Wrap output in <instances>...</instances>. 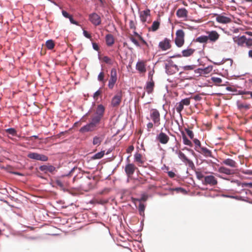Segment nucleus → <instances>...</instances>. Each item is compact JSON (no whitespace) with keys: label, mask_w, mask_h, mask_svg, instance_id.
Returning <instances> with one entry per match:
<instances>
[{"label":"nucleus","mask_w":252,"mask_h":252,"mask_svg":"<svg viewBox=\"0 0 252 252\" xmlns=\"http://www.w3.org/2000/svg\"><path fill=\"white\" fill-rule=\"evenodd\" d=\"M129 28L131 29H135L136 28L134 22L132 20L129 21Z\"/></svg>","instance_id":"57"},{"label":"nucleus","mask_w":252,"mask_h":252,"mask_svg":"<svg viewBox=\"0 0 252 252\" xmlns=\"http://www.w3.org/2000/svg\"><path fill=\"white\" fill-rule=\"evenodd\" d=\"M68 19H69V20L70 21V22L71 24H74V25H77V26H80L79 23L73 19V17H72V15H71V16Z\"/></svg>","instance_id":"52"},{"label":"nucleus","mask_w":252,"mask_h":252,"mask_svg":"<svg viewBox=\"0 0 252 252\" xmlns=\"http://www.w3.org/2000/svg\"><path fill=\"white\" fill-rule=\"evenodd\" d=\"M202 183L204 185H209L211 186H214L218 184V181L214 176L208 175L204 177V179L202 181Z\"/></svg>","instance_id":"7"},{"label":"nucleus","mask_w":252,"mask_h":252,"mask_svg":"<svg viewBox=\"0 0 252 252\" xmlns=\"http://www.w3.org/2000/svg\"><path fill=\"white\" fill-rule=\"evenodd\" d=\"M155 86L154 82L152 79V77H151V81L149 82H147L146 84V85L144 87V89H145L148 94H150L153 93L154 90V88Z\"/></svg>","instance_id":"13"},{"label":"nucleus","mask_w":252,"mask_h":252,"mask_svg":"<svg viewBox=\"0 0 252 252\" xmlns=\"http://www.w3.org/2000/svg\"><path fill=\"white\" fill-rule=\"evenodd\" d=\"M246 37L245 35H242L240 37H238L237 40H235V42H236L238 45L239 46H243L244 44L245 43Z\"/></svg>","instance_id":"25"},{"label":"nucleus","mask_w":252,"mask_h":252,"mask_svg":"<svg viewBox=\"0 0 252 252\" xmlns=\"http://www.w3.org/2000/svg\"><path fill=\"white\" fill-rule=\"evenodd\" d=\"M156 138V140L162 144H167L169 140V136L163 132H161L157 134Z\"/></svg>","instance_id":"9"},{"label":"nucleus","mask_w":252,"mask_h":252,"mask_svg":"<svg viewBox=\"0 0 252 252\" xmlns=\"http://www.w3.org/2000/svg\"><path fill=\"white\" fill-rule=\"evenodd\" d=\"M180 102L183 105L188 106L190 104V98H186L185 99H182Z\"/></svg>","instance_id":"45"},{"label":"nucleus","mask_w":252,"mask_h":252,"mask_svg":"<svg viewBox=\"0 0 252 252\" xmlns=\"http://www.w3.org/2000/svg\"><path fill=\"white\" fill-rule=\"evenodd\" d=\"M243 187H249L250 188H252V183H246V182H243Z\"/></svg>","instance_id":"59"},{"label":"nucleus","mask_w":252,"mask_h":252,"mask_svg":"<svg viewBox=\"0 0 252 252\" xmlns=\"http://www.w3.org/2000/svg\"><path fill=\"white\" fill-rule=\"evenodd\" d=\"M39 169L40 171H43L45 173H52L55 170L56 168L54 166L51 165H43L39 166Z\"/></svg>","instance_id":"14"},{"label":"nucleus","mask_w":252,"mask_h":252,"mask_svg":"<svg viewBox=\"0 0 252 252\" xmlns=\"http://www.w3.org/2000/svg\"><path fill=\"white\" fill-rule=\"evenodd\" d=\"M195 175L197 179L199 180H201L203 178L204 179L205 176H204L203 173L201 171H195Z\"/></svg>","instance_id":"43"},{"label":"nucleus","mask_w":252,"mask_h":252,"mask_svg":"<svg viewBox=\"0 0 252 252\" xmlns=\"http://www.w3.org/2000/svg\"><path fill=\"white\" fill-rule=\"evenodd\" d=\"M104 112L105 108L104 106L102 104L98 105L94 113V116L92 118L91 122L82 126L80 129V132L83 133L94 131L103 118Z\"/></svg>","instance_id":"1"},{"label":"nucleus","mask_w":252,"mask_h":252,"mask_svg":"<svg viewBox=\"0 0 252 252\" xmlns=\"http://www.w3.org/2000/svg\"><path fill=\"white\" fill-rule=\"evenodd\" d=\"M102 60L104 63L109 65H112L114 63V61L108 56H104Z\"/></svg>","instance_id":"37"},{"label":"nucleus","mask_w":252,"mask_h":252,"mask_svg":"<svg viewBox=\"0 0 252 252\" xmlns=\"http://www.w3.org/2000/svg\"><path fill=\"white\" fill-rule=\"evenodd\" d=\"M176 37L184 38L185 37V33L183 30H178L176 31Z\"/></svg>","instance_id":"42"},{"label":"nucleus","mask_w":252,"mask_h":252,"mask_svg":"<svg viewBox=\"0 0 252 252\" xmlns=\"http://www.w3.org/2000/svg\"><path fill=\"white\" fill-rule=\"evenodd\" d=\"M188 12L185 8H179L177 10L176 15L180 18H186L188 16Z\"/></svg>","instance_id":"15"},{"label":"nucleus","mask_w":252,"mask_h":252,"mask_svg":"<svg viewBox=\"0 0 252 252\" xmlns=\"http://www.w3.org/2000/svg\"><path fill=\"white\" fill-rule=\"evenodd\" d=\"M175 42L177 47H181L184 43V38L176 37Z\"/></svg>","instance_id":"26"},{"label":"nucleus","mask_w":252,"mask_h":252,"mask_svg":"<svg viewBox=\"0 0 252 252\" xmlns=\"http://www.w3.org/2000/svg\"><path fill=\"white\" fill-rule=\"evenodd\" d=\"M129 39L135 46H136L137 47L140 46V44H139V42L135 38L131 36L129 37Z\"/></svg>","instance_id":"48"},{"label":"nucleus","mask_w":252,"mask_h":252,"mask_svg":"<svg viewBox=\"0 0 252 252\" xmlns=\"http://www.w3.org/2000/svg\"><path fill=\"white\" fill-rule=\"evenodd\" d=\"M195 51L194 49L191 48H188L187 49L184 50L182 51V56L183 57H188L191 55Z\"/></svg>","instance_id":"24"},{"label":"nucleus","mask_w":252,"mask_h":252,"mask_svg":"<svg viewBox=\"0 0 252 252\" xmlns=\"http://www.w3.org/2000/svg\"><path fill=\"white\" fill-rule=\"evenodd\" d=\"M105 40L108 46H111L114 43V38L111 34H108L106 35Z\"/></svg>","instance_id":"22"},{"label":"nucleus","mask_w":252,"mask_h":252,"mask_svg":"<svg viewBox=\"0 0 252 252\" xmlns=\"http://www.w3.org/2000/svg\"><path fill=\"white\" fill-rule=\"evenodd\" d=\"M145 206L144 204L140 203L138 206V210L139 212V214L141 216H143L144 215V210H145Z\"/></svg>","instance_id":"39"},{"label":"nucleus","mask_w":252,"mask_h":252,"mask_svg":"<svg viewBox=\"0 0 252 252\" xmlns=\"http://www.w3.org/2000/svg\"><path fill=\"white\" fill-rule=\"evenodd\" d=\"M182 138L183 143L185 145L189 146L190 147L192 146V142L189 139H188V138L187 137L185 134L183 132H182Z\"/></svg>","instance_id":"27"},{"label":"nucleus","mask_w":252,"mask_h":252,"mask_svg":"<svg viewBox=\"0 0 252 252\" xmlns=\"http://www.w3.org/2000/svg\"><path fill=\"white\" fill-rule=\"evenodd\" d=\"M89 20L94 26H97L101 24L100 17L96 13H91L89 16Z\"/></svg>","instance_id":"8"},{"label":"nucleus","mask_w":252,"mask_h":252,"mask_svg":"<svg viewBox=\"0 0 252 252\" xmlns=\"http://www.w3.org/2000/svg\"><path fill=\"white\" fill-rule=\"evenodd\" d=\"M101 94V92L99 90L96 91L93 95V97L94 99H95L100 94Z\"/></svg>","instance_id":"61"},{"label":"nucleus","mask_w":252,"mask_h":252,"mask_svg":"<svg viewBox=\"0 0 252 252\" xmlns=\"http://www.w3.org/2000/svg\"><path fill=\"white\" fill-rule=\"evenodd\" d=\"M207 35H201L196 39V41L201 43H205L208 41Z\"/></svg>","instance_id":"28"},{"label":"nucleus","mask_w":252,"mask_h":252,"mask_svg":"<svg viewBox=\"0 0 252 252\" xmlns=\"http://www.w3.org/2000/svg\"><path fill=\"white\" fill-rule=\"evenodd\" d=\"M105 154L104 151H101L100 152H98L94 154L92 158L93 159H100L102 158Z\"/></svg>","instance_id":"30"},{"label":"nucleus","mask_w":252,"mask_h":252,"mask_svg":"<svg viewBox=\"0 0 252 252\" xmlns=\"http://www.w3.org/2000/svg\"><path fill=\"white\" fill-rule=\"evenodd\" d=\"M92 45H93V48L94 50H95V51L99 50V47L96 43H93Z\"/></svg>","instance_id":"62"},{"label":"nucleus","mask_w":252,"mask_h":252,"mask_svg":"<svg viewBox=\"0 0 252 252\" xmlns=\"http://www.w3.org/2000/svg\"><path fill=\"white\" fill-rule=\"evenodd\" d=\"M216 21L220 23L227 24L230 22L231 19L228 17L219 15L216 17Z\"/></svg>","instance_id":"16"},{"label":"nucleus","mask_w":252,"mask_h":252,"mask_svg":"<svg viewBox=\"0 0 252 252\" xmlns=\"http://www.w3.org/2000/svg\"><path fill=\"white\" fill-rule=\"evenodd\" d=\"M193 99L195 100V101H200L202 99V97L201 96L199 95V94H196V95H195L194 96H193Z\"/></svg>","instance_id":"60"},{"label":"nucleus","mask_w":252,"mask_h":252,"mask_svg":"<svg viewBox=\"0 0 252 252\" xmlns=\"http://www.w3.org/2000/svg\"><path fill=\"white\" fill-rule=\"evenodd\" d=\"M136 69L140 73H144L146 71V66L143 61H138L136 65Z\"/></svg>","instance_id":"18"},{"label":"nucleus","mask_w":252,"mask_h":252,"mask_svg":"<svg viewBox=\"0 0 252 252\" xmlns=\"http://www.w3.org/2000/svg\"><path fill=\"white\" fill-rule=\"evenodd\" d=\"M122 97L120 94L115 95L112 99L111 105L113 107L118 106L121 101Z\"/></svg>","instance_id":"19"},{"label":"nucleus","mask_w":252,"mask_h":252,"mask_svg":"<svg viewBox=\"0 0 252 252\" xmlns=\"http://www.w3.org/2000/svg\"><path fill=\"white\" fill-rule=\"evenodd\" d=\"M243 173L247 175H252V170H243Z\"/></svg>","instance_id":"63"},{"label":"nucleus","mask_w":252,"mask_h":252,"mask_svg":"<svg viewBox=\"0 0 252 252\" xmlns=\"http://www.w3.org/2000/svg\"><path fill=\"white\" fill-rule=\"evenodd\" d=\"M83 34L84 36L85 37H86V38H91V34L90 33H89L88 32H87L85 30H83Z\"/></svg>","instance_id":"55"},{"label":"nucleus","mask_w":252,"mask_h":252,"mask_svg":"<svg viewBox=\"0 0 252 252\" xmlns=\"http://www.w3.org/2000/svg\"><path fill=\"white\" fill-rule=\"evenodd\" d=\"M174 190H176L177 191H180L183 193H185L186 192V191L185 189H184L182 188H180V187L176 188L174 189Z\"/></svg>","instance_id":"58"},{"label":"nucleus","mask_w":252,"mask_h":252,"mask_svg":"<svg viewBox=\"0 0 252 252\" xmlns=\"http://www.w3.org/2000/svg\"><path fill=\"white\" fill-rule=\"evenodd\" d=\"M238 108L240 109H245L246 110H248L250 108V105L249 104H244L242 103H237Z\"/></svg>","instance_id":"34"},{"label":"nucleus","mask_w":252,"mask_h":252,"mask_svg":"<svg viewBox=\"0 0 252 252\" xmlns=\"http://www.w3.org/2000/svg\"><path fill=\"white\" fill-rule=\"evenodd\" d=\"M135 166L132 163H128L127 165H126L125 171L127 176L129 177L131 175H133L135 170Z\"/></svg>","instance_id":"12"},{"label":"nucleus","mask_w":252,"mask_h":252,"mask_svg":"<svg viewBox=\"0 0 252 252\" xmlns=\"http://www.w3.org/2000/svg\"><path fill=\"white\" fill-rule=\"evenodd\" d=\"M175 154L178 155V158L185 164H188L192 169L195 168L194 164L192 160L187 158L186 155L181 151L176 150Z\"/></svg>","instance_id":"4"},{"label":"nucleus","mask_w":252,"mask_h":252,"mask_svg":"<svg viewBox=\"0 0 252 252\" xmlns=\"http://www.w3.org/2000/svg\"><path fill=\"white\" fill-rule=\"evenodd\" d=\"M154 123L152 122H149L147 125V127L148 129V131H150L151 129L154 126Z\"/></svg>","instance_id":"54"},{"label":"nucleus","mask_w":252,"mask_h":252,"mask_svg":"<svg viewBox=\"0 0 252 252\" xmlns=\"http://www.w3.org/2000/svg\"><path fill=\"white\" fill-rule=\"evenodd\" d=\"M168 176L171 178L174 177L175 175V173L172 171H169L168 172Z\"/></svg>","instance_id":"64"},{"label":"nucleus","mask_w":252,"mask_h":252,"mask_svg":"<svg viewBox=\"0 0 252 252\" xmlns=\"http://www.w3.org/2000/svg\"><path fill=\"white\" fill-rule=\"evenodd\" d=\"M219 172L221 173H224L226 175H231L234 172L232 170L224 166H221L219 168Z\"/></svg>","instance_id":"23"},{"label":"nucleus","mask_w":252,"mask_h":252,"mask_svg":"<svg viewBox=\"0 0 252 252\" xmlns=\"http://www.w3.org/2000/svg\"><path fill=\"white\" fill-rule=\"evenodd\" d=\"M208 40H210L211 42H215L219 38L220 35L216 31H212L207 32Z\"/></svg>","instance_id":"11"},{"label":"nucleus","mask_w":252,"mask_h":252,"mask_svg":"<svg viewBox=\"0 0 252 252\" xmlns=\"http://www.w3.org/2000/svg\"><path fill=\"white\" fill-rule=\"evenodd\" d=\"M117 80V73L115 68H112L111 70L110 78L108 82V87L112 89Z\"/></svg>","instance_id":"6"},{"label":"nucleus","mask_w":252,"mask_h":252,"mask_svg":"<svg viewBox=\"0 0 252 252\" xmlns=\"http://www.w3.org/2000/svg\"><path fill=\"white\" fill-rule=\"evenodd\" d=\"M170 40L165 38L163 40L159 42L158 46L162 51H166L170 48Z\"/></svg>","instance_id":"10"},{"label":"nucleus","mask_w":252,"mask_h":252,"mask_svg":"<svg viewBox=\"0 0 252 252\" xmlns=\"http://www.w3.org/2000/svg\"><path fill=\"white\" fill-rule=\"evenodd\" d=\"M211 80L216 85H220L222 82V79L217 77H212Z\"/></svg>","instance_id":"41"},{"label":"nucleus","mask_w":252,"mask_h":252,"mask_svg":"<svg viewBox=\"0 0 252 252\" xmlns=\"http://www.w3.org/2000/svg\"><path fill=\"white\" fill-rule=\"evenodd\" d=\"M220 177L224 180L230 181L231 183L236 184V185L238 187L241 186L242 188L244 187H243V183H241L240 181H239L238 180L229 179L227 178H225V177Z\"/></svg>","instance_id":"29"},{"label":"nucleus","mask_w":252,"mask_h":252,"mask_svg":"<svg viewBox=\"0 0 252 252\" xmlns=\"http://www.w3.org/2000/svg\"><path fill=\"white\" fill-rule=\"evenodd\" d=\"M184 109V105L180 101L176 105V110L177 112L181 114V112Z\"/></svg>","instance_id":"38"},{"label":"nucleus","mask_w":252,"mask_h":252,"mask_svg":"<svg viewBox=\"0 0 252 252\" xmlns=\"http://www.w3.org/2000/svg\"><path fill=\"white\" fill-rule=\"evenodd\" d=\"M104 76V73L102 71H101L97 76V80L100 82L103 81Z\"/></svg>","instance_id":"50"},{"label":"nucleus","mask_w":252,"mask_h":252,"mask_svg":"<svg viewBox=\"0 0 252 252\" xmlns=\"http://www.w3.org/2000/svg\"><path fill=\"white\" fill-rule=\"evenodd\" d=\"M159 22L157 21H154L151 28V31L153 32L156 31L159 28Z\"/></svg>","instance_id":"33"},{"label":"nucleus","mask_w":252,"mask_h":252,"mask_svg":"<svg viewBox=\"0 0 252 252\" xmlns=\"http://www.w3.org/2000/svg\"><path fill=\"white\" fill-rule=\"evenodd\" d=\"M5 132L12 136H16L17 135V131L14 128H8L5 130Z\"/></svg>","instance_id":"35"},{"label":"nucleus","mask_w":252,"mask_h":252,"mask_svg":"<svg viewBox=\"0 0 252 252\" xmlns=\"http://www.w3.org/2000/svg\"><path fill=\"white\" fill-rule=\"evenodd\" d=\"M102 141V138L100 137L95 136L93 138V144L94 145H99Z\"/></svg>","instance_id":"32"},{"label":"nucleus","mask_w":252,"mask_h":252,"mask_svg":"<svg viewBox=\"0 0 252 252\" xmlns=\"http://www.w3.org/2000/svg\"><path fill=\"white\" fill-rule=\"evenodd\" d=\"M77 169V168L76 167H74L73 168H72L70 171L69 172L67 173V174H64V175H63L62 176L63 177H64V176H72L73 175V172L75 170Z\"/></svg>","instance_id":"47"},{"label":"nucleus","mask_w":252,"mask_h":252,"mask_svg":"<svg viewBox=\"0 0 252 252\" xmlns=\"http://www.w3.org/2000/svg\"><path fill=\"white\" fill-rule=\"evenodd\" d=\"M246 41L245 42V44L248 47H251L252 46V38H246Z\"/></svg>","instance_id":"51"},{"label":"nucleus","mask_w":252,"mask_h":252,"mask_svg":"<svg viewBox=\"0 0 252 252\" xmlns=\"http://www.w3.org/2000/svg\"><path fill=\"white\" fill-rule=\"evenodd\" d=\"M193 141L195 145V148H196L197 149V148H200L201 147V143L198 139H193Z\"/></svg>","instance_id":"49"},{"label":"nucleus","mask_w":252,"mask_h":252,"mask_svg":"<svg viewBox=\"0 0 252 252\" xmlns=\"http://www.w3.org/2000/svg\"><path fill=\"white\" fill-rule=\"evenodd\" d=\"M27 157L29 158L42 161H46L48 159V158L46 156L34 152H29Z\"/></svg>","instance_id":"5"},{"label":"nucleus","mask_w":252,"mask_h":252,"mask_svg":"<svg viewBox=\"0 0 252 252\" xmlns=\"http://www.w3.org/2000/svg\"><path fill=\"white\" fill-rule=\"evenodd\" d=\"M184 71L194 70L196 65L194 64L188 65L181 67Z\"/></svg>","instance_id":"36"},{"label":"nucleus","mask_w":252,"mask_h":252,"mask_svg":"<svg viewBox=\"0 0 252 252\" xmlns=\"http://www.w3.org/2000/svg\"><path fill=\"white\" fill-rule=\"evenodd\" d=\"M200 151L198 150L196 148H195V150L198 152L199 153H201V154L203 155L206 157H212V152L210 150L208 149L206 147H201Z\"/></svg>","instance_id":"17"},{"label":"nucleus","mask_w":252,"mask_h":252,"mask_svg":"<svg viewBox=\"0 0 252 252\" xmlns=\"http://www.w3.org/2000/svg\"><path fill=\"white\" fill-rule=\"evenodd\" d=\"M212 66H208L206 67H205L204 68H202L203 70V74H206L210 73L212 70Z\"/></svg>","instance_id":"44"},{"label":"nucleus","mask_w":252,"mask_h":252,"mask_svg":"<svg viewBox=\"0 0 252 252\" xmlns=\"http://www.w3.org/2000/svg\"><path fill=\"white\" fill-rule=\"evenodd\" d=\"M194 72H195V73L199 74V75H202L203 73L202 68H200L196 69H194Z\"/></svg>","instance_id":"56"},{"label":"nucleus","mask_w":252,"mask_h":252,"mask_svg":"<svg viewBox=\"0 0 252 252\" xmlns=\"http://www.w3.org/2000/svg\"><path fill=\"white\" fill-rule=\"evenodd\" d=\"M46 47L49 50H52L54 48L55 43L52 39H49L46 41L45 43Z\"/></svg>","instance_id":"31"},{"label":"nucleus","mask_w":252,"mask_h":252,"mask_svg":"<svg viewBox=\"0 0 252 252\" xmlns=\"http://www.w3.org/2000/svg\"><path fill=\"white\" fill-rule=\"evenodd\" d=\"M165 72L168 75H173L179 71L178 66L174 63L172 60H170L165 64Z\"/></svg>","instance_id":"2"},{"label":"nucleus","mask_w":252,"mask_h":252,"mask_svg":"<svg viewBox=\"0 0 252 252\" xmlns=\"http://www.w3.org/2000/svg\"><path fill=\"white\" fill-rule=\"evenodd\" d=\"M150 117L154 125L158 126L160 125V113L157 109H151L150 112Z\"/></svg>","instance_id":"3"},{"label":"nucleus","mask_w":252,"mask_h":252,"mask_svg":"<svg viewBox=\"0 0 252 252\" xmlns=\"http://www.w3.org/2000/svg\"><path fill=\"white\" fill-rule=\"evenodd\" d=\"M222 163L231 167H236L237 163L231 158H226L222 161Z\"/></svg>","instance_id":"20"},{"label":"nucleus","mask_w":252,"mask_h":252,"mask_svg":"<svg viewBox=\"0 0 252 252\" xmlns=\"http://www.w3.org/2000/svg\"><path fill=\"white\" fill-rule=\"evenodd\" d=\"M62 15L63 16L66 18H69L71 15H70L69 13H68L65 10H62Z\"/></svg>","instance_id":"53"},{"label":"nucleus","mask_w":252,"mask_h":252,"mask_svg":"<svg viewBox=\"0 0 252 252\" xmlns=\"http://www.w3.org/2000/svg\"><path fill=\"white\" fill-rule=\"evenodd\" d=\"M134 160L135 161L138 162L140 163H142L143 162L141 159V155L140 154L136 153L134 155Z\"/></svg>","instance_id":"40"},{"label":"nucleus","mask_w":252,"mask_h":252,"mask_svg":"<svg viewBox=\"0 0 252 252\" xmlns=\"http://www.w3.org/2000/svg\"><path fill=\"white\" fill-rule=\"evenodd\" d=\"M150 11L149 9L144 10L140 13V19L143 22L146 21L148 16L150 15Z\"/></svg>","instance_id":"21"},{"label":"nucleus","mask_w":252,"mask_h":252,"mask_svg":"<svg viewBox=\"0 0 252 252\" xmlns=\"http://www.w3.org/2000/svg\"><path fill=\"white\" fill-rule=\"evenodd\" d=\"M185 131H186V132H187L188 135L189 136V137L191 139H193L194 134H193L192 131H191L187 128H185Z\"/></svg>","instance_id":"46"}]
</instances>
